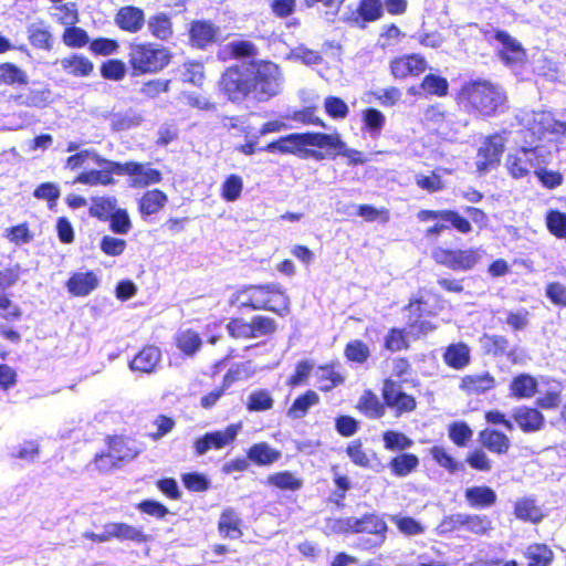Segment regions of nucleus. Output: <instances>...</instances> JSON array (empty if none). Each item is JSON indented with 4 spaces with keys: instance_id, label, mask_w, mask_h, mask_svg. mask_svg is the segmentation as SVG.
<instances>
[{
    "instance_id": "nucleus-1",
    "label": "nucleus",
    "mask_w": 566,
    "mask_h": 566,
    "mask_svg": "<svg viewBox=\"0 0 566 566\" xmlns=\"http://www.w3.org/2000/svg\"><path fill=\"white\" fill-rule=\"evenodd\" d=\"M231 305L265 310L286 316L290 313V297L279 284L251 285L235 292Z\"/></svg>"
},
{
    "instance_id": "nucleus-2",
    "label": "nucleus",
    "mask_w": 566,
    "mask_h": 566,
    "mask_svg": "<svg viewBox=\"0 0 566 566\" xmlns=\"http://www.w3.org/2000/svg\"><path fill=\"white\" fill-rule=\"evenodd\" d=\"M460 103L471 112L492 116L506 103L504 91L497 85L478 80L465 83L459 92Z\"/></svg>"
},
{
    "instance_id": "nucleus-3",
    "label": "nucleus",
    "mask_w": 566,
    "mask_h": 566,
    "mask_svg": "<svg viewBox=\"0 0 566 566\" xmlns=\"http://www.w3.org/2000/svg\"><path fill=\"white\" fill-rule=\"evenodd\" d=\"M324 133H294L269 143L264 150L282 155H294L302 159L314 158L323 160L326 156L324 149Z\"/></svg>"
},
{
    "instance_id": "nucleus-4",
    "label": "nucleus",
    "mask_w": 566,
    "mask_h": 566,
    "mask_svg": "<svg viewBox=\"0 0 566 566\" xmlns=\"http://www.w3.org/2000/svg\"><path fill=\"white\" fill-rule=\"evenodd\" d=\"M252 92L260 99H268L279 94L283 77L280 67L272 62L260 61L250 63Z\"/></svg>"
},
{
    "instance_id": "nucleus-5",
    "label": "nucleus",
    "mask_w": 566,
    "mask_h": 566,
    "mask_svg": "<svg viewBox=\"0 0 566 566\" xmlns=\"http://www.w3.org/2000/svg\"><path fill=\"white\" fill-rule=\"evenodd\" d=\"M170 61L167 49L151 43H134L130 45L129 62L139 73H155L163 70Z\"/></svg>"
},
{
    "instance_id": "nucleus-6",
    "label": "nucleus",
    "mask_w": 566,
    "mask_h": 566,
    "mask_svg": "<svg viewBox=\"0 0 566 566\" xmlns=\"http://www.w3.org/2000/svg\"><path fill=\"white\" fill-rule=\"evenodd\" d=\"M484 38L492 43H497L496 53L499 59L509 67L516 69L526 61V51L521 42L509 32L500 29L483 30Z\"/></svg>"
},
{
    "instance_id": "nucleus-7",
    "label": "nucleus",
    "mask_w": 566,
    "mask_h": 566,
    "mask_svg": "<svg viewBox=\"0 0 566 566\" xmlns=\"http://www.w3.org/2000/svg\"><path fill=\"white\" fill-rule=\"evenodd\" d=\"M548 159L549 153L543 147H523L507 155L505 166L513 178L520 179L526 177L532 169L535 171L538 166L546 165Z\"/></svg>"
},
{
    "instance_id": "nucleus-8",
    "label": "nucleus",
    "mask_w": 566,
    "mask_h": 566,
    "mask_svg": "<svg viewBox=\"0 0 566 566\" xmlns=\"http://www.w3.org/2000/svg\"><path fill=\"white\" fill-rule=\"evenodd\" d=\"M482 255L483 250L481 248L465 250L436 248L432 251V258L437 263L453 271H469L473 269L480 262Z\"/></svg>"
},
{
    "instance_id": "nucleus-9",
    "label": "nucleus",
    "mask_w": 566,
    "mask_h": 566,
    "mask_svg": "<svg viewBox=\"0 0 566 566\" xmlns=\"http://www.w3.org/2000/svg\"><path fill=\"white\" fill-rule=\"evenodd\" d=\"M221 87L231 101H240L251 93L250 63L228 69L222 76Z\"/></svg>"
},
{
    "instance_id": "nucleus-10",
    "label": "nucleus",
    "mask_w": 566,
    "mask_h": 566,
    "mask_svg": "<svg viewBox=\"0 0 566 566\" xmlns=\"http://www.w3.org/2000/svg\"><path fill=\"white\" fill-rule=\"evenodd\" d=\"M119 175L128 176V186L135 189L146 188L161 181L163 175L149 164L137 161L119 163Z\"/></svg>"
},
{
    "instance_id": "nucleus-11",
    "label": "nucleus",
    "mask_w": 566,
    "mask_h": 566,
    "mask_svg": "<svg viewBox=\"0 0 566 566\" xmlns=\"http://www.w3.org/2000/svg\"><path fill=\"white\" fill-rule=\"evenodd\" d=\"M523 122L527 129L538 139H542L547 134L566 136V123L555 120L549 112H532L525 115Z\"/></svg>"
},
{
    "instance_id": "nucleus-12",
    "label": "nucleus",
    "mask_w": 566,
    "mask_h": 566,
    "mask_svg": "<svg viewBox=\"0 0 566 566\" xmlns=\"http://www.w3.org/2000/svg\"><path fill=\"white\" fill-rule=\"evenodd\" d=\"M385 405L395 411L397 417L411 412L417 407L413 396L402 390L401 384L392 379H386L382 386Z\"/></svg>"
},
{
    "instance_id": "nucleus-13",
    "label": "nucleus",
    "mask_w": 566,
    "mask_h": 566,
    "mask_svg": "<svg viewBox=\"0 0 566 566\" xmlns=\"http://www.w3.org/2000/svg\"><path fill=\"white\" fill-rule=\"evenodd\" d=\"M242 422L231 423L224 430L206 433L195 441L198 455L206 454L211 449H222L230 446L242 430Z\"/></svg>"
},
{
    "instance_id": "nucleus-14",
    "label": "nucleus",
    "mask_w": 566,
    "mask_h": 566,
    "mask_svg": "<svg viewBox=\"0 0 566 566\" xmlns=\"http://www.w3.org/2000/svg\"><path fill=\"white\" fill-rule=\"evenodd\" d=\"M242 422L231 423L224 430L206 433L195 441L198 455L206 454L211 449H222L230 446L242 430Z\"/></svg>"
},
{
    "instance_id": "nucleus-15",
    "label": "nucleus",
    "mask_w": 566,
    "mask_h": 566,
    "mask_svg": "<svg viewBox=\"0 0 566 566\" xmlns=\"http://www.w3.org/2000/svg\"><path fill=\"white\" fill-rule=\"evenodd\" d=\"M101 169L88 170L80 174L73 184L88 186H111L115 184L113 175H119V163L103 158L101 155L94 161Z\"/></svg>"
},
{
    "instance_id": "nucleus-16",
    "label": "nucleus",
    "mask_w": 566,
    "mask_h": 566,
    "mask_svg": "<svg viewBox=\"0 0 566 566\" xmlns=\"http://www.w3.org/2000/svg\"><path fill=\"white\" fill-rule=\"evenodd\" d=\"M452 530H465L475 535H486L492 528V521L486 515L458 513L449 517Z\"/></svg>"
},
{
    "instance_id": "nucleus-17",
    "label": "nucleus",
    "mask_w": 566,
    "mask_h": 566,
    "mask_svg": "<svg viewBox=\"0 0 566 566\" xmlns=\"http://www.w3.org/2000/svg\"><path fill=\"white\" fill-rule=\"evenodd\" d=\"M504 137L497 134L485 139L478 151L476 166L480 171H485L490 166L500 161L504 150Z\"/></svg>"
},
{
    "instance_id": "nucleus-18",
    "label": "nucleus",
    "mask_w": 566,
    "mask_h": 566,
    "mask_svg": "<svg viewBox=\"0 0 566 566\" xmlns=\"http://www.w3.org/2000/svg\"><path fill=\"white\" fill-rule=\"evenodd\" d=\"M387 524L375 514L361 518L353 517V533H368L375 536L371 546H380L386 539Z\"/></svg>"
},
{
    "instance_id": "nucleus-19",
    "label": "nucleus",
    "mask_w": 566,
    "mask_h": 566,
    "mask_svg": "<svg viewBox=\"0 0 566 566\" xmlns=\"http://www.w3.org/2000/svg\"><path fill=\"white\" fill-rule=\"evenodd\" d=\"M426 69L427 61L418 54L398 56L390 62V71L396 78L417 76Z\"/></svg>"
},
{
    "instance_id": "nucleus-20",
    "label": "nucleus",
    "mask_w": 566,
    "mask_h": 566,
    "mask_svg": "<svg viewBox=\"0 0 566 566\" xmlns=\"http://www.w3.org/2000/svg\"><path fill=\"white\" fill-rule=\"evenodd\" d=\"M114 21L120 30L137 33L145 24V13L140 8L125 6L117 11Z\"/></svg>"
},
{
    "instance_id": "nucleus-21",
    "label": "nucleus",
    "mask_w": 566,
    "mask_h": 566,
    "mask_svg": "<svg viewBox=\"0 0 566 566\" xmlns=\"http://www.w3.org/2000/svg\"><path fill=\"white\" fill-rule=\"evenodd\" d=\"M324 149H326L333 156H344L348 159L349 165H363L366 159L363 157L361 151L349 148L340 138L337 133L326 134Z\"/></svg>"
},
{
    "instance_id": "nucleus-22",
    "label": "nucleus",
    "mask_w": 566,
    "mask_h": 566,
    "mask_svg": "<svg viewBox=\"0 0 566 566\" xmlns=\"http://www.w3.org/2000/svg\"><path fill=\"white\" fill-rule=\"evenodd\" d=\"M512 418L524 432L539 431L545 423L544 416L537 409L525 406L514 408Z\"/></svg>"
},
{
    "instance_id": "nucleus-23",
    "label": "nucleus",
    "mask_w": 566,
    "mask_h": 566,
    "mask_svg": "<svg viewBox=\"0 0 566 566\" xmlns=\"http://www.w3.org/2000/svg\"><path fill=\"white\" fill-rule=\"evenodd\" d=\"M161 360V352L156 346L143 348L130 361V368L142 373L150 374Z\"/></svg>"
},
{
    "instance_id": "nucleus-24",
    "label": "nucleus",
    "mask_w": 566,
    "mask_h": 566,
    "mask_svg": "<svg viewBox=\"0 0 566 566\" xmlns=\"http://www.w3.org/2000/svg\"><path fill=\"white\" fill-rule=\"evenodd\" d=\"M98 286L93 272L74 273L66 283L67 291L74 296H86Z\"/></svg>"
},
{
    "instance_id": "nucleus-25",
    "label": "nucleus",
    "mask_w": 566,
    "mask_h": 566,
    "mask_svg": "<svg viewBox=\"0 0 566 566\" xmlns=\"http://www.w3.org/2000/svg\"><path fill=\"white\" fill-rule=\"evenodd\" d=\"M105 527L109 541L113 538L119 541H133L137 543L146 541V536L142 531L126 523H107L105 524Z\"/></svg>"
},
{
    "instance_id": "nucleus-26",
    "label": "nucleus",
    "mask_w": 566,
    "mask_h": 566,
    "mask_svg": "<svg viewBox=\"0 0 566 566\" xmlns=\"http://www.w3.org/2000/svg\"><path fill=\"white\" fill-rule=\"evenodd\" d=\"M51 91L49 88L30 90L27 93L11 95L10 99L20 106L45 107L50 103Z\"/></svg>"
},
{
    "instance_id": "nucleus-27",
    "label": "nucleus",
    "mask_w": 566,
    "mask_h": 566,
    "mask_svg": "<svg viewBox=\"0 0 566 566\" xmlns=\"http://www.w3.org/2000/svg\"><path fill=\"white\" fill-rule=\"evenodd\" d=\"M494 386V378L489 373H483L465 376L460 387L470 395H479L491 390Z\"/></svg>"
},
{
    "instance_id": "nucleus-28",
    "label": "nucleus",
    "mask_w": 566,
    "mask_h": 566,
    "mask_svg": "<svg viewBox=\"0 0 566 566\" xmlns=\"http://www.w3.org/2000/svg\"><path fill=\"white\" fill-rule=\"evenodd\" d=\"M113 132L119 133L138 127L143 122V116L133 109L112 113L108 117Z\"/></svg>"
},
{
    "instance_id": "nucleus-29",
    "label": "nucleus",
    "mask_w": 566,
    "mask_h": 566,
    "mask_svg": "<svg viewBox=\"0 0 566 566\" xmlns=\"http://www.w3.org/2000/svg\"><path fill=\"white\" fill-rule=\"evenodd\" d=\"M480 442L491 452L499 454L506 453L511 446L510 439L504 433L489 429L480 432Z\"/></svg>"
},
{
    "instance_id": "nucleus-30",
    "label": "nucleus",
    "mask_w": 566,
    "mask_h": 566,
    "mask_svg": "<svg viewBox=\"0 0 566 566\" xmlns=\"http://www.w3.org/2000/svg\"><path fill=\"white\" fill-rule=\"evenodd\" d=\"M464 495L472 507H490L496 502L495 492L485 485L469 488Z\"/></svg>"
},
{
    "instance_id": "nucleus-31",
    "label": "nucleus",
    "mask_w": 566,
    "mask_h": 566,
    "mask_svg": "<svg viewBox=\"0 0 566 566\" xmlns=\"http://www.w3.org/2000/svg\"><path fill=\"white\" fill-rule=\"evenodd\" d=\"M443 359L448 366L462 369L470 363V348L464 343L452 344L447 347Z\"/></svg>"
},
{
    "instance_id": "nucleus-32",
    "label": "nucleus",
    "mask_w": 566,
    "mask_h": 566,
    "mask_svg": "<svg viewBox=\"0 0 566 566\" xmlns=\"http://www.w3.org/2000/svg\"><path fill=\"white\" fill-rule=\"evenodd\" d=\"M167 201V195L161 190H148L139 200V211L146 216L157 213L166 206Z\"/></svg>"
},
{
    "instance_id": "nucleus-33",
    "label": "nucleus",
    "mask_w": 566,
    "mask_h": 566,
    "mask_svg": "<svg viewBox=\"0 0 566 566\" xmlns=\"http://www.w3.org/2000/svg\"><path fill=\"white\" fill-rule=\"evenodd\" d=\"M218 30L210 22H193L190 29V38L195 45L205 48L217 39Z\"/></svg>"
},
{
    "instance_id": "nucleus-34",
    "label": "nucleus",
    "mask_w": 566,
    "mask_h": 566,
    "mask_svg": "<svg viewBox=\"0 0 566 566\" xmlns=\"http://www.w3.org/2000/svg\"><path fill=\"white\" fill-rule=\"evenodd\" d=\"M281 457L280 451L271 448L266 442L253 444L248 451V458L258 465H270Z\"/></svg>"
},
{
    "instance_id": "nucleus-35",
    "label": "nucleus",
    "mask_w": 566,
    "mask_h": 566,
    "mask_svg": "<svg viewBox=\"0 0 566 566\" xmlns=\"http://www.w3.org/2000/svg\"><path fill=\"white\" fill-rule=\"evenodd\" d=\"M57 63L66 73L74 76H87L93 71V63L83 55L74 54L57 61Z\"/></svg>"
},
{
    "instance_id": "nucleus-36",
    "label": "nucleus",
    "mask_w": 566,
    "mask_h": 566,
    "mask_svg": "<svg viewBox=\"0 0 566 566\" xmlns=\"http://www.w3.org/2000/svg\"><path fill=\"white\" fill-rule=\"evenodd\" d=\"M147 27L149 33L159 40L165 41L172 35V23L166 13L159 12L149 17Z\"/></svg>"
},
{
    "instance_id": "nucleus-37",
    "label": "nucleus",
    "mask_w": 566,
    "mask_h": 566,
    "mask_svg": "<svg viewBox=\"0 0 566 566\" xmlns=\"http://www.w3.org/2000/svg\"><path fill=\"white\" fill-rule=\"evenodd\" d=\"M510 388L512 396L518 399L531 398L536 392L537 381L531 375L522 374L512 380Z\"/></svg>"
},
{
    "instance_id": "nucleus-38",
    "label": "nucleus",
    "mask_w": 566,
    "mask_h": 566,
    "mask_svg": "<svg viewBox=\"0 0 566 566\" xmlns=\"http://www.w3.org/2000/svg\"><path fill=\"white\" fill-rule=\"evenodd\" d=\"M318 402V395L313 390H308L294 400L293 405L287 410V417L301 419L307 413L311 407L316 406Z\"/></svg>"
},
{
    "instance_id": "nucleus-39",
    "label": "nucleus",
    "mask_w": 566,
    "mask_h": 566,
    "mask_svg": "<svg viewBox=\"0 0 566 566\" xmlns=\"http://www.w3.org/2000/svg\"><path fill=\"white\" fill-rule=\"evenodd\" d=\"M525 556L528 566H548L553 558V551L545 544H532L526 548Z\"/></svg>"
},
{
    "instance_id": "nucleus-40",
    "label": "nucleus",
    "mask_w": 566,
    "mask_h": 566,
    "mask_svg": "<svg viewBox=\"0 0 566 566\" xmlns=\"http://www.w3.org/2000/svg\"><path fill=\"white\" fill-rule=\"evenodd\" d=\"M515 516L531 523H538L543 518L542 509L532 499H522L515 503Z\"/></svg>"
},
{
    "instance_id": "nucleus-41",
    "label": "nucleus",
    "mask_w": 566,
    "mask_h": 566,
    "mask_svg": "<svg viewBox=\"0 0 566 566\" xmlns=\"http://www.w3.org/2000/svg\"><path fill=\"white\" fill-rule=\"evenodd\" d=\"M240 523V518L233 510H224L219 520V531L226 537L238 538L241 536Z\"/></svg>"
},
{
    "instance_id": "nucleus-42",
    "label": "nucleus",
    "mask_w": 566,
    "mask_h": 566,
    "mask_svg": "<svg viewBox=\"0 0 566 566\" xmlns=\"http://www.w3.org/2000/svg\"><path fill=\"white\" fill-rule=\"evenodd\" d=\"M177 347L188 356L195 355L202 345V340L198 333L192 329H186L176 336Z\"/></svg>"
},
{
    "instance_id": "nucleus-43",
    "label": "nucleus",
    "mask_w": 566,
    "mask_h": 566,
    "mask_svg": "<svg viewBox=\"0 0 566 566\" xmlns=\"http://www.w3.org/2000/svg\"><path fill=\"white\" fill-rule=\"evenodd\" d=\"M419 459L411 453H402L391 459L389 467L397 476H406L417 469Z\"/></svg>"
},
{
    "instance_id": "nucleus-44",
    "label": "nucleus",
    "mask_w": 566,
    "mask_h": 566,
    "mask_svg": "<svg viewBox=\"0 0 566 566\" xmlns=\"http://www.w3.org/2000/svg\"><path fill=\"white\" fill-rule=\"evenodd\" d=\"M358 408L369 418H380L385 413V406L379 398L371 391L366 390L358 402Z\"/></svg>"
},
{
    "instance_id": "nucleus-45",
    "label": "nucleus",
    "mask_w": 566,
    "mask_h": 566,
    "mask_svg": "<svg viewBox=\"0 0 566 566\" xmlns=\"http://www.w3.org/2000/svg\"><path fill=\"white\" fill-rule=\"evenodd\" d=\"M27 73L12 63L0 64V85L27 84Z\"/></svg>"
},
{
    "instance_id": "nucleus-46",
    "label": "nucleus",
    "mask_w": 566,
    "mask_h": 566,
    "mask_svg": "<svg viewBox=\"0 0 566 566\" xmlns=\"http://www.w3.org/2000/svg\"><path fill=\"white\" fill-rule=\"evenodd\" d=\"M29 40L32 45L51 50L53 46V38L50 31L42 23H33L29 27Z\"/></svg>"
},
{
    "instance_id": "nucleus-47",
    "label": "nucleus",
    "mask_w": 566,
    "mask_h": 566,
    "mask_svg": "<svg viewBox=\"0 0 566 566\" xmlns=\"http://www.w3.org/2000/svg\"><path fill=\"white\" fill-rule=\"evenodd\" d=\"M365 128L373 137H378L386 124L385 115L376 108H367L363 112Z\"/></svg>"
},
{
    "instance_id": "nucleus-48",
    "label": "nucleus",
    "mask_w": 566,
    "mask_h": 566,
    "mask_svg": "<svg viewBox=\"0 0 566 566\" xmlns=\"http://www.w3.org/2000/svg\"><path fill=\"white\" fill-rule=\"evenodd\" d=\"M384 447L390 451H402L409 449L413 441L405 433L388 430L382 434Z\"/></svg>"
},
{
    "instance_id": "nucleus-49",
    "label": "nucleus",
    "mask_w": 566,
    "mask_h": 566,
    "mask_svg": "<svg viewBox=\"0 0 566 566\" xmlns=\"http://www.w3.org/2000/svg\"><path fill=\"white\" fill-rule=\"evenodd\" d=\"M251 361H244L231 367L223 377V387L229 388L233 382L250 378L254 374Z\"/></svg>"
},
{
    "instance_id": "nucleus-50",
    "label": "nucleus",
    "mask_w": 566,
    "mask_h": 566,
    "mask_svg": "<svg viewBox=\"0 0 566 566\" xmlns=\"http://www.w3.org/2000/svg\"><path fill=\"white\" fill-rule=\"evenodd\" d=\"M117 200L114 197L93 198L90 213L99 219L108 218L116 210Z\"/></svg>"
},
{
    "instance_id": "nucleus-51",
    "label": "nucleus",
    "mask_w": 566,
    "mask_h": 566,
    "mask_svg": "<svg viewBox=\"0 0 566 566\" xmlns=\"http://www.w3.org/2000/svg\"><path fill=\"white\" fill-rule=\"evenodd\" d=\"M268 483L281 490L295 491L301 489L302 481L289 471L272 474L268 478Z\"/></svg>"
},
{
    "instance_id": "nucleus-52",
    "label": "nucleus",
    "mask_w": 566,
    "mask_h": 566,
    "mask_svg": "<svg viewBox=\"0 0 566 566\" xmlns=\"http://www.w3.org/2000/svg\"><path fill=\"white\" fill-rule=\"evenodd\" d=\"M273 407V398L264 389L255 390L250 394L247 401V408L250 411H265Z\"/></svg>"
},
{
    "instance_id": "nucleus-53",
    "label": "nucleus",
    "mask_w": 566,
    "mask_h": 566,
    "mask_svg": "<svg viewBox=\"0 0 566 566\" xmlns=\"http://www.w3.org/2000/svg\"><path fill=\"white\" fill-rule=\"evenodd\" d=\"M390 521L398 527L399 532L406 536H413L424 532V527L418 521L409 516L391 515Z\"/></svg>"
},
{
    "instance_id": "nucleus-54",
    "label": "nucleus",
    "mask_w": 566,
    "mask_h": 566,
    "mask_svg": "<svg viewBox=\"0 0 566 566\" xmlns=\"http://www.w3.org/2000/svg\"><path fill=\"white\" fill-rule=\"evenodd\" d=\"M289 59L300 61L307 66H315L323 61L322 55L317 51L311 50L305 45H298L292 49Z\"/></svg>"
},
{
    "instance_id": "nucleus-55",
    "label": "nucleus",
    "mask_w": 566,
    "mask_h": 566,
    "mask_svg": "<svg viewBox=\"0 0 566 566\" xmlns=\"http://www.w3.org/2000/svg\"><path fill=\"white\" fill-rule=\"evenodd\" d=\"M317 378L322 391H329L344 381L343 376L329 367H321L317 370Z\"/></svg>"
},
{
    "instance_id": "nucleus-56",
    "label": "nucleus",
    "mask_w": 566,
    "mask_h": 566,
    "mask_svg": "<svg viewBox=\"0 0 566 566\" xmlns=\"http://www.w3.org/2000/svg\"><path fill=\"white\" fill-rule=\"evenodd\" d=\"M448 86V81L444 77L434 74L427 75L421 83V90L424 93L437 96L447 95Z\"/></svg>"
},
{
    "instance_id": "nucleus-57",
    "label": "nucleus",
    "mask_w": 566,
    "mask_h": 566,
    "mask_svg": "<svg viewBox=\"0 0 566 566\" xmlns=\"http://www.w3.org/2000/svg\"><path fill=\"white\" fill-rule=\"evenodd\" d=\"M108 450L111 451V457L115 458L118 463L132 460L136 454L134 450L127 447V443L123 438L111 439Z\"/></svg>"
},
{
    "instance_id": "nucleus-58",
    "label": "nucleus",
    "mask_w": 566,
    "mask_h": 566,
    "mask_svg": "<svg viewBox=\"0 0 566 566\" xmlns=\"http://www.w3.org/2000/svg\"><path fill=\"white\" fill-rule=\"evenodd\" d=\"M4 237L17 245L27 244L33 240V234L27 223H20L7 229Z\"/></svg>"
},
{
    "instance_id": "nucleus-59",
    "label": "nucleus",
    "mask_w": 566,
    "mask_h": 566,
    "mask_svg": "<svg viewBox=\"0 0 566 566\" xmlns=\"http://www.w3.org/2000/svg\"><path fill=\"white\" fill-rule=\"evenodd\" d=\"M546 226L551 233L557 238L566 237V213L549 211L546 216Z\"/></svg>"
},
{
    "instance_id": "nucleus-60",
    "label": "nucleus",
    "mask_w": 566,
    "mask_h": 566,
    "mask_svg": "<svg viewBox=\"0 0 566 566\" xmlns=\"http://www.w3.org/2000/svg\"><path fill=\"white\" fill-rule=\"evenodd\" d=\"M63 42L70 48H82L88 43L87 33L74 25L67 27L63 33Z\"/></svg>"
},
{
    "instance_id": "nucleus-61",
    "label": "nucleus",
    "mask_w": 566,
    "mask_h": 566,
    "mask_svg": "<svg viewBox=\"0 0 566 566\" xmlns=\"http://www.w3.org/2000/svg\"><path fill=\"white\" fill-rule=\"evenodd\" d=\"M243 188V180L238 175L229 176L222 185V197L227 201H235Z\"/></svg>"
},
{
    "instance_id": "nucleus-62",
    "label": "nucleus",
    "mask_w": 566,
    "mask_h": 566,
    "mask_svg": "<svg viewBox=\"0 0 566 566\" xmlns=\"http://www.w3.org/2000/svg\"><path fill=\"white\" fill-rule=\"evenodd\" d=\"M358 216L361 217L367 222L380 220L381 222L386 223L390 219V213L386 208L378 209L370 205H359Z\"/></svg>"
},
{
    "instance_id": "nucleus-63",
    "label": "nucleus",
    "mask_w": 566,
    "mask_h": 566,
    "mask_svg": "<svg viewBox=\"0 0 566 566\" xmlns=\"http://www.w3.org/2000/svg\"><path fill=\"white\" fill-rule=\"evenodd\" d=\"M358 13L365 21L378 20L382 15V4L380 0H361Z\"/></svg>"
},
{
    "instance_id": "nucleus-64",
    "label": "nucleus",
    "mask_w": 566,
    "mask_h": 566,
    "mask_svg": "<svg viewBox=\"0 0 566 566\" xmlns=\"http://www.w3.org/2000/svg\"><path fill=\"white\" fill-rule=\"evenodd\" d=\"M324 108L331 117L336 119L345 118L349 111L347 104L335 96H328L325 98Z\"/></svg>"
}]
</instances>
